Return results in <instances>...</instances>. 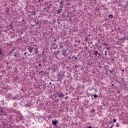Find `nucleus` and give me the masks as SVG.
Listing matches in <instances>:
<instances>
[{"label":"nucleus","instance_id":"9d476101","mask_svg":"<svg viewBox=\"0 0 128 128\" xmlns=\"http://www.w3.org/2000/svg\"><path fill=\"white\" fill-rule=\"evenodd\" d=\"M0 56H2V48H0Z\"/></svg>","mask_w":128,"mask_h":128},{"label":"nucleus","instance_id":"a19ab883","mask_svg":"<svg viewBox=\"0 0 128 128\" xmlns=\"http://www.w3.org/2000/svg\"><path fill=\"white\" fill-rule=\"evenodd\" d=\"M114 86V84H112V86Z\"/></svg>","mask_w":128,"mask_h":128},{"label":"nucleus","instance_id":"1a4fd4ad","mask_svg":"<svg viewBox=\"0 0 128 128\" xmlns=\"http://www.w3.org/2000/svg\"><path fill=\"white\" fill-rule=\"evenodd\" d=\"M60 8H62V6H63L62 4H64V1L61 0L60 2Z\"/></svg>","mask_w":128,"mask_h":128},{"label":"nucleus","instance_id":"4be33fe9","mask_svg":"<svg viewBox=\"0 0 128 128\" xmlns=\"http://www.w3.org/2000/svg\"><path fill=\"white\" fill-rule=\"evenodd\" d=\"M104 46H108L106 43H104Z\"/></svg>","mask_w":128,"mask_h":128},{"label":"nucleus","instance_id":"b1692460","mask_svg":"<svg viewBox=\"0 0 128 128\" xmlns=\"http://www.w3.org/2000/svg\"><path fill=\"white\" fill-rule=\"evenodd\" d=\"M30 46H32V44H34V42H30Z\"/></svg>","mask_w":128,"mask_h":128},{"label":"nucleus","instance_id":"0eeeda50","mask_svg":"<svg viewBox=\"0 0 128 128\" xmlns=\"http://www.w3.org/2000/svg\"><path fill=\"white\" fill-rule=\"evenodd\" d=\"M57 122H58V121L56 120H52V124H53V126H56Z\"/></svg>","mask_w":128,"mask_h":128},{"label":"nucleus","instance_id":"6e6552de","mask_svg":"<svg viewBox=\"0 0 128 128\" xmlns=\"http://www.w3.org/2000/svg\"><path fill=\"white\" fill-rule=\"evenodd\" d=\"M57 12V14H60V12H62V9H60L56 10Z\"/></svg>","mask_w":128,"mask_h":128},{"label":"nucleus","instance_id":"6ab92c4d","mask_svg":"<svg viewBox=\"0 0 128 128\" xmlns=\"http://www.w3.org/2000/svg\"><path fill=\"white\" fill-rule=\"evenodd\" d=\"M98 54L100 58V56H101L100 54V53H98Z\"/></svg>","mask_w":128,"mask_h":128},{"label":"nucleus","instance_id":"c85d7f7f","mask_svg":"<svg viewBox=\"0 0 128 128\" xmlns=\"http://www.w3.org/2000/svg\"><path fill=\"white\" fill-rule=\"evenodd\" d=\"M104 54L105 56H106V52H105Z\"/></svg>","mask_w":128,"mask_h":128},{"label":"nucleus","instance_id":"20e7f679","mask_svg":"<svg viewBox=\"0 0 128 128\" xmlns=\"http://www.w3.org/2000/svg\"><path fill=\"white\" fill-rule=\"evenodd\" d=\"M126 40V36L122 37V38H120L119 40L122 42H124Z\"/></svg>","mask_w":128,"mask_h":128},{"label":"nucleus","instance_id":"a211bd4d","mask_svg":"<svg viewBox=\"0 0 128 128\" xmlns=\"http://www.w3.org/2000/svg\"><path fill=\"white\" fill-rule=\"evenodd\" d=\"M68 96H66L64 98V100H68Z\"/></svg>","mask_w":128,"mask_h":128},{"label":"nucleus","instance_id":"58836bf2","mask_svg":"<svg viewBox=\"0 0 128 128\" xmlns=\"http://www.w3.org/2000/svg\"><path fill=\"white\" fill-rule=\"evenodd\" d=\"M66 92H68V89L66 90Z\"/></svg>","mask_w":128,"mask_h":128},{"label":"nucleus","instance_id":"f3484780","mask_svg":"<svg viewBox=\"0 0 128 128\" xmlns=\"http://www.w3.org/2000/svg\"><path fill=\"white\" fill-rule=\"evenodd\" d=\"M113 122H116V119H114V120H113Z\"/></svg>","mask_w":128,"mask_h":128},{"label":"nucleus","instance_id":"423d86ee","mask_svg":"<svg viewBox=\"0 0 128 128\" xmlns=\"http://www.w3.org/2000/svg\"><path fill=\"white\" fill-rule=\"evenodd\" d=\"M34 52L35 54H38V48H36L34 50Z\"/></svg>","mask_w":128,"mask_h":128},{"label":"nucleus","instance_id":"ddd939ff","mask_svg":"<svg viewBox=\"0 0 128 128\" xmlns=\"http://www.w3.org/2000/svg\"><path fill=\"white\" fill-rule=\"evenodd\" d=\"M116 126H117V128H118V126H120V124L116 123Z\"/></svg>","mask_w":128,"mask_h":128},{"label":"nucleus","instance_id":"aec40b11","mask_svg":"<svg viewBox=\"0 0 128 128\" xmlns=\"http://www.w3.org/2000/svg\"><path fill=\"white\" fill-rule=\"evenodd\" d=\"M48 118H52V116H48Z\"/></svg>","mask_w":128,"mask_h":128},{"label":"nucleus","instance_id":"393cba45","mask_svg":"<svg viewBox=\"0 0 128 128\" xmlns=\"http://www.w3.org/2000/svg\"><path fill=\"white\" fill-rule=\"evenodd\" d=\"M26 52H25L24 53V56H26Z\"/></svg>","mask_w":128,"mask_h":128},{"label":"nucleus","instance_id":"49530a36","mask_svg":"<svg viewBox=\"0 0 128 128\" xmlns=\"http://www.w3.org/2000/svg\"><path fill=\"white\" fill-rule=\"evenodd\" d=\"M78 99H79V98H77V100H78Z\"/></svg>","mask_w":128,"mask_h":128},{"label":"nucleus","instance_id":"a18cd8bd","mask_svg":"<svg viewBox=\"0 0 128 128\" xmlns=\"http://www.w3.org/2000/svg\"><path fill=\"white\" fill-rule=\"evenodd\" d=\"M56 40H54V42H56Z\"/></svg>","mask_w":128,"mask_h":128},{"label":"nucleus","instance_id":"09e8293b","mask_svg":"<svg viewBox=\"0 0 128 128\" xmlns=\"http://www.w3.org/2000/svg\"><path fill=\"white\" fill-rule=\"evenodd\" d=\"M66 94H68V93H66Z\"/></svg>","mask_w":128,"mask_h":128},{"label":"nucleus","instance_id":"f704fd0d","mask_svg":"<svg viewBox=\"0 0 128 128\" xmlns=\"http://www.w3.org/2000/svg\"><path fill=\"white\" fill-rule=\"evenodd\" d=\"M57 52H60V51L58 50V51H57Z\"/></svg>","mask_w":128,"mask_h":128},{"label":"nucleus","instance_id":"dca6fc26","mask_svg":"<svg viewBox=\"0 0 128 128\" xmlns=\"http://www.w3.org/2000/svg\"><path fill=\"white\" fill-rule=\"evenodd\" d=\"M93 96L94 98H98V95H96V94H94Z\"/></svg>","mask_w":128,"mask_h":128},{"label":"nucleus","instance_id":"4c0bfd02","mask_svg":"<svg viewBox=\"0 0 128 128\" xmlns=\"http://www.w3.org/2000/svg\"><path fill=\"white\" fill-rule=\"evenodd\" d=\"M28 56H30V54H28Z\"/></svg>","mask_w":128,"mask_h":128},{"label":"nucleus","instance_id":"bb28decb","mask_svg":"<svg viewBox=\"0 0 128 128\" xmlns=\"http://www.w3.org/2000/svg\"><path fill=\"white\" fill-rule=\"evenodd\" d=\"M38 66H42V64H38Z\"/></svg>","mask_w":128,"mask_h":128},{"label":"nucleus","instance_id":"72a5a7b5","mask_svg":"<svg viewBox=\"0 0 128 128\" xmlns=\"http://www.w3.org/2000/svg\"><path fill=\"white\" fill-rule=\"evenodd\" d=\"M14 56H16V54H14Z\"/></svg>","mask_w":128,"mask_h":128},{"label":"nucleus","instance_id":"2eb2a0df","mask_svg":"<svg viewBox=\"0 0 128 128\" xmlns=\"http://www.w3.org/2000/svg\"><path fill=\"white\" fill-rule=\"evenodd\" d=\"M64 48V46L62 45H60V48Z\"/></svg>","mask_w":128,"mask_h":128},{"label":"nucleus","instance_id":"a878e982","mask_svg":"<svg viewBox=\"0 0 128 128\" xmlns=\"http://www.w3.org/2000/svg\"><path fill=\"white\" fill-rule=\"evenodd\" d=\"M63 56H66V52L63 54Z\"/></svg>","mask_w":128,"mask_h":128},{"label":"nucleus","instance_id":"ea45409f","mask_svg":"<svg viewBox=\"0 0 128 128\" xmlns=\"http://www.w3.org/2000/svg\"><path fill=\"white\" fill-rule=\"evenodd\" d=\"M62 52H64V51H63V50H62Z\"/></svg>","mask_w":128,"mask_h":128},{"label":"nucleus","instance_id":"c9c22d12","mask_svg":"<svg viewBox=\"0 0 128 128\" xmlns=\"http://www.w3.org/2000/svg\"><path fill=\"white\" fill-rule=\"evenodd\" d=\"M50 84H52V82H50Z\"/></svg>","mask_w":128,"mask_h":128},{"label":"nucleus","instance_id":"39448f33","mask_svg":"<svg viewBox=\"0 0 128 128\" xmlns=\"http://www.w3.org/2000/svg\"><path fill=\"white\" fill-rule=\"evenodd\" d=\"M57 94H58V96L59 98H64V94H62V92L58 93V92H57Z\"/></svg>","mask_w":128,"mask_h":128},{"label":"nucleus","instance_id":"e433bc0d","mask_svg":"<svg viewBox=\"0 0 128 128\" xmlns=\"http://www.w3.org/2000/svg\"><path fill=\"white\" fill-rule=\"evenodd\" d=\"M50 70V68H48V70Z\"/></svg>","mask_w":128,"mask_h":128},{"label":"nucleus","instance_id":"412c9836","mask_svg":"<svg viewBox=\"0 0 128 128\" xmlns=\"http://www.w3.org/2000/svg\"><path fill=\"white\" fill-rule=\"evenodd\" d=\"M85 42H88V38H86Z\"/></svg>","mask_w":128,"mask_h":128},{"label":"nucleus","instance_id":"473e14b6","mask_svg":"<svg viewBox=\"0 0 128 128\" xmlns=\"http://www.w3.org/2000/svg\"><path fill=\"white\" fill-rule=\"evenodd\" d=\"M86 50H88V47H86Z\"/></svg>","mask_w":128,"mask_h":128},{"label":"nucleus","instance_id":"f257e3e1","mask_svg":"<svg viewBox=\"0 0 128 128\" xmlns=\"http://www.w3.org/2000/svg\"><path fill=\"white\" fill-rule=\"evenodd\" d=\"M56 78L57 80V82H60V80H62V75H60V74H58L56 76Z\"/></svg>","mask_w":128,"mask_h":128},{"label":"nucleus","instance_id":"37998d69","mask_svg":"<svg viewBox=\"0 0 128 128\" xmlns=\"http://www.w3.org/2000/svg\"><path fill=\"white\" fill-rule=\"evenodd\" d=\"M89 36H90V34L89 35Z\"/></svg>","mask_w":128,"mask_h":128},{"label":"nucleus","instance_id":"f03ea898","mask_svg":"<svg viewBox=\"0 0 128 128\" xmlns=\"http://www.w3.org/2000/svg\"><path fill=\"white\" fill-rule=\"evenodd\" d=\"M0 116H8V113L2 110V108H0Z\"/></svg>","mask_w":128,"mask_h":128},{"label":"nucleus","instance_id":"cd10ccee","mask_svg":"<svg viewBox=\"0 0 128 128\" xmlns=\"http://www.w3.org/2000/svg\"><path fill=\"white\" fill-rule=\"evenodd\" d=\"M110 16H111V18H112V15H110Z\"/></svg>","mask_w":128,"mask_h":128},{"label":"nucleus","instance_id":"79ce46f5","mask_svg":"<svg viewBox=\"0 0 128 128\" xmlns=\"http://www.w3.org/2000/svg\"><path fill=\"white\" fill-rule=\"evenodd\" d=\"M56 58H58V56H56Z\"/></svg>","mask_w":128,"mask_h":128},{"label":"nucleus","instance_id":"7c9ffc66","mask_svg":"<svg viewBox=\"0 0 128 128\" xmlns=\"http://www.w3.org/2000/svg\"><path fill=\"white\" fill-rule=\"evenodd\" d=\"M122 72H124V70L122 69Z\"/></svg>","mask_w":128,"mask_h":128},{"label":"nucleus","instance_id":"de8ad7c7","mask_svg":"<svg viewBox=\"0 0 128 128\" xmlns=\"http://www.w3.org/2000/svg\"><path fill=\"white\" fill-rule=\"evenodd\" d=\"M112 128V126H111V128Z\"/></svg>","mask_w":128,"mask_h":128},{"label":"nucleus","instance_id":"f8f14e48","mask_svg":"<svg viewBox=\"0 0 128 128\" xmlns=\"http://www.w3.org/2000/svg\"><path fill=\"white\" fill-rule=\"evenodd\" d=\"M68 18H70L69 20H70V22L72 21V17H70V16H68Z\"/></svg>","mask_w":128,"mask_h":128},{"label":"nucleus","instance_id":"c756f323","mask_svg":"<svg viewBox=\"0 0 128 128\" xmlns=\"http://www.w3.org/2000/svg\"><path fill=\"white\" fill-rule=\"evenodd\" d=\"M67 6H70V3H67Z\"/></svg>","mask_w":128,"mask_h":128},{"label":"nucleus","instance_id":"4468645a","mask_svg":"<svg viewBox=\"0 0 128 128\" xmlns=\"http://www.w3.org/2000/svg\"><path fill=\"white\" fill-rule=\"evenodd\" d=\"M95 10L96 11V12H98L100 10V8H96Z\"/></svg>","mask_w":128,"mask_h":128},{"label":"nucleus","instance_id":"5701e85b","mask_svg":"<svg viewBox=\"0 0 128 128\" xmlns=\"http://www.w3.org/2000/svg\"><path fill=\"white\" fill-rule=\"evenodd\" d=\"M86 128H92V126H90L88 127H86Z\"/></svg>","mask_w":128,"mask_h":128},{"label":"nucleus","instance_id":"7ed1b4c3","mask_svg":"<svg viewBox=\"0 0 128 128\" xmlns=\"http://www.w3.org/2000/svg\"><path fill=\"white\" fill-rule=\"evenodd\" d=\"M27 50H28L30 54H32V50H34V47L32 46H27Z\"/></svg>","mask_w":128,"mask_h":128},{"label":"nucleus","instance_id":"c03bdc74","mask_svg":"<svg viewBox=\"0 0 128 128\" xmlns=\"http://www.w3.org/2000/svg\"><path fill=\"white\" fill-rule=\"evenodd\" d=\"M78 58H76V60Z\"/></svg>","mask_w":128,"mask_h":128},{"label":"nucleus","instance_id":"9b49d317","mask_svg":"<svg viewBox=\"0 0 128 128\" xmlns=\"http://www.w3.org/2000/svg\"><path fill=\"white\" fill-rule=\"evenodd\" d=\"M98 54V51H95L94 52V54H95V56H96Z\"/></svg>","mask_w":128,"mask_h":128},{"label":"nucleus","instance_id":"2f4dec72","mask_svg":"<svg viewBox=\"0 0 128 128\" xmlns=\"http://www.w3.org/2000/svg\"><path fill=\"white\" fill-rule=\"evenodd\" d=\"M54 98H56L57 96H54Z\"/></svg>","mask_w":128,"mask_h":128}]
</instances>
